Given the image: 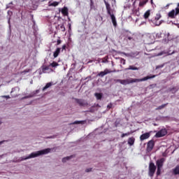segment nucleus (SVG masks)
<instances>
[{
    "label": "nucleus",
    "mask_w": 179,
    "mask_h": 179,
    "mask_svg": "<svg viewBox=\"0 0 179 179\" xmlns=\"http://www.w3.org/2000/svg\"><path fill=\"white\" fill-rule=\"evenodd\" d=\"M163 66H164V64L158 65V66H157L156 69H160L161 68H163Z\"/></svg>",
    "instance_id": "36"
},
{
    "label": "nucleus",
    "mask_w": 179,
    "mask_h": 179,
    "mask_svg": "<svg viewBox=\"0 0 179 179\" xmlns=\"http://www.w3.org/2000/svg\"><path fill=\"white\" fill-rule=\"evenodd\" d=\"M138 67H136L134 66H129V68L125 69V71H138Z\"/></svg>",
    "instance_id": "18"
},
{
    "label": "nucleus",
    "mask_w": 179,
    "mask_h": 179,
    "mask_svg": "<svg viewBox=\"0 0 179 179\" xmlns=\"http://www.w3.org/2000/svg\"><path fill=\"white\" fill-rule=\"evenodd\" d=\"M161 34H157V36H159V35L160 36Z\"/></svg>",
    "instance_id": "48"
},
{
    "label": "nucleus",
    "mask_w": 179,
    "mask_h": 179,
    "mask_svg": "<svg viewBox=\"0 0 179 179\" xmlns=\"http://www.w3.org/2000/svg\"><path fill=\"white\" fill-rule=\"evenodd\" d=\"M58 5H59V2L54 1L52 3H50L49 6H58Z\"/></svg>",
    "instance_id": "28"
},
{
    "label": "nucleus",
    "mask_w": 179,
    "mask_h": 179,
    "mask_svg": "<svg viewBox=\"0 0 179 179\" xmlns=\"http://www.w3.org/2000/svg\"><path fill=\"white\" fill-rule=\"evenodd\" d=\"M62 13L64 16H68V8L64 7L62 9Z\"/></svg>",
    "instance_id": "17"
},
{
    "label": "nucleus",
    "mask_w": 179,
    "mask_h": 179,
    "mask_svg": "<svg viewBox=\"0 0 179 179\" xmlns=\"http://www.w3.org/2000/svg\"><path fill=\"white\" fill-rule=\"evenodd\" d=\"M62 43V41H61L60 38L59 37V39L57 41V45H59Z\"/></svg>",
    "instance_id": "34"
},
{
    "label": "nucleus",
    "mask_w": 179,
    "mask_h": 179,
    "mask_svg": "<svg viewBox=\"0 0 179 179\" xmlns=\"http://www.w3.org/2000/svg\"><path fill=\"white\" fill-rule=\"evenodd\" d=\"M157 176H160L162 174V168L157 167Z\"/></svg>",
    "instance_id": "30"
},
{
    "label": "nucleus",
    "mask_w": 179,
    "mask_h": 179,
    "mask_svg": "<svg viewBox=\"0 0 179 179\" xmlns=\"http://www.w3.org/2000/svg\"><path fill=\"white\" fill-rule=\"evenodd\" d=\"M113 71L106 69L103 71H101L99 73L97 74V76H99V78H104L106 75H108V73H111Z\"/></svg>",
    "instance_id": "7"
},
{
    "label": "nucleus",
    "mask_w": 179,
    "mask_h": 179,
    "mask_svg": "<svg viewBox=\"0 0 179 179\" xmlns=\"http://www.w3.org/2000/svg\"><path fill=\"white\" fill-rule=\"evenodd\" d=\"M169 92H171L173 94H174V93H176L177 92V88L176 87L170 88L169 89Z\"/></svg>",
    "instance_id": "29"
},
{
    "label": "nucleus",
    "mask_w": 179,
    "mask_h": 179,
    "mask_svg": "<svg viewBox=\"0 0 179 179\" xmlns=\"http://www.w3.org/2000/svg\"><path fill=\"white\" fill-rule=\"evenodd\" d=\"M90 171H92V168H89L85 170L86 173H90Z\"/></svg>",
    "instance_id": "40"
},
{
    "label": "nucleus",
    "mask_w": 179,
    "mask_h": 179,
    "mask_svg": "<svg viewBox=\"0 0 179 179\" xmlns=\"http://www.w3.org/2000/svg\"><path fill=\"white\" fill-rule=\"evenodd\" d=\"M51 86H52V83H48L45 87H43L42 90L43 92H45V90H47V89H48L49 87H51Z\"/></svg>",
    "instance_id": "16"
},
{
    "label": "nucleus",
    "mask_w": 179,
    "mask_h": 179,
    "mask_svg": "<svg viewBox=\"0 0 179 179\" xmlns=\"http://www.w3.org/2000/svg\"><path fill=\"white\" fill-rule=\"evenodd\" d=\"M50 69V66H44L43 69H42V72L43 73H46L47 71H48Z\"/></svg>",
    "instance_id": "26"
},
{
    "label": "nucleus",
    "mask_w": 179,
    "mask_h": 179,
    "mask_svg": "<svg viewBox=\"0 0 179 179\" xmlns=\"http://www.w3.org/2000/svg\"><path fill=\"white\" fill-rule=\"evenodd\" d=\"M68 26H69V30H71V23L68 24Z\"/></svg>",
    "instance_id": "42"
},
{
    "label": "nucleus",
    "mask_w": 179,
    "mask_h": 179,
    "mask_svg": "<svg viewBox=\"0 0 179 179\" xmlns=\"http://www.w3.org/2000/svg\"><path fill=\"white\" fill-rule=\"evenodd\" d=\"M155 173H156V165H155V163L153 162H150L148 166L149 177H153V176H155Z\"/></svg>",
    "instance_id": "3"
},
{
    "label": "nucleus",
    "mask_w": 179,
    "mask_h": 179,
    "mask_svg": "<svg viewBox=\"0 0 179 179\" xmlns=\"http://www.w3.org/2000/svg\"><path fill=\"white\" fill-rule=\"evenodd\" d=\"M149 16H150V10H148L143 15L144 19H149Z\"/></svg>",
    "instance_id": "19"
},
{
    "label": "nucleus",
    "mask_w": 179,
    "mask_h": 179,
    "mask_svg": "<svg viewBox=\"0 0 179 179\" xmlns=\"http://www.w3.org/2000/svg\"><path fill=\"white\" fill-rule=\"evenodd\" d=\"M148 2H149V0H143L142 1H140L138 6L142 8L145 6V4L148 3Z\"/></svg>",
    "instance_id": "20"
},
{
    "label": "nucleus",
    "mask_w": 179,
    "mask_h": 179,
    "mask_svg": "<svg viewBox=\"0 0 179 179\" xmlns=\"http://www.w3.org/2000/svg\"><path fill=\"white\" fill-rule=\"evenodd\" d=\"M150 134H152V131L143 134L140 136V141L141 142H143V141H145V139H149V138H150Z\"/></svg>",
    "instance_id": "9"
},
{
    "label": "nucleus",
    "mask_w": 179,
    "mask_h": 179,
    "mask_svg": "<svg viewBox=\"0 0 179 179\" xmlns=\"http://www.w3.org/2000/svg\"><path fill=\"white\" fill-rule=\"evenodd\" d=\"M127 38H128V40H132V37H131V36H129Z\"/></svg>",
    "instance_id": "43"
},
{
    "label": "nucleus",
    "mask_w": 179,
    "mask_h": 179,
    "mask_svg": "<svg viewBox=\"0 0 179 179\" xmlns=\"http://www.w3.org/2000/svg\"><path fill=\"white\" fill-rule=\"evenodd\" d=\"M167 135V130L166 129H162L155 134V138H163Z\"/></svg>",
    "instance_id": "5"
},
{
    "label": "nucleus",
    "mask_w": 179,
    "mask_h": 179,
    "mask_svg": "<svg viewBox=\"0 0 179 179\" xmlns=\"http://www.w3.org/2000/svg\"><path fill=\"white\" fill-rule=\"evenodd\" d=\"M95 96L97 100H101V98L103 97V94L101 93H95Z\"/></svg>",
    "instance_id": "23"
},
{
    "label": "nucleus",
    "mask_w": 179,
    "mask_h": 179,
    "mask_svg": "<svg viewBox=\"0 0 179 179\" xmlns=\"http://www.w3.org/2000/svg\"><path fill=\"white\" fill-rule=\"evenodd\" d=\"M168 51V55H173L174 52H176L174 50L171 52V50H169Z\"/></svg>",
    "instance_id": "33"
},
{
    "label": "nucleus",
    "mask_w": 179,
    "mask_h": 179,
    "mask_svg": "<svg viewBox=\"0 0 179 179\" xmlns=\"http://www.w3.org/2000/svg\"><path fill=\"white\" fill-rule=\"evenodd\" d=\"M103 2L106 5L108 15H111L112 13H114V10L111 9L110 3H108V2H107L106 0H103Z\"/></svg>",
    "instance_id": "8"
},
{
    "label": "nucleus",
    "mask_w": 179,
    "mask_h": 179,
    "mask_svg": "<svg viewBox=\"0 0 179 179\" xmlns=\"http://www.w3.org/2000/svg\"><path fill=\"white\" fill-rule=\"evenodd\" d=\"M169 103H164V104H162L159 106H158L157 108H155L156 110H163V108H164V107H166Z\"/></svg>",
    "instance_id": "22"
},
{
    "label": "nucleus",
    "mask_w": 179,
    "mask_h": 179,
    "mask_svg": "<svg viewBox=\"0 0 179 179\" xmlns=\"http://www.w3.org/2000/svg\"><path fill=\"white\" fill-rule=\"evenodd\" d=\"M113 108V103H109L108 106H107V108H108V110H110V108Z\"/></svg>",
    "instance_id": "38"
},
{
    "label": "nucleus",
    "mask_w": 179,
    "mask_h": 179,
    "mask_svg": "<svg viewBox=\"0 0 179 179\" xmlns=\"http://www.w3.org/2000/svg\"><path fill=\"white\" fill-rule=\"evenodd\" d=\"M109 15L110 16L114 27H117V20L115 19V15H114L113 13L112 14H109Z\"/></svg>",
    "instance_id": "12"
},
{
    "label": "nucleus",
    "mask_w": 179,
    "mask_h": 179,
    "mask_svg": "<svg viewBox=\"0 0 179 179\" xmlns=\"http://www.w3.org/2000/svg\"><path fill=\"white\" fill-rule=\"evenodd\" d=\"M1 124H2V122H1V120H0V125H1Z\"/></svg>",
    "instance_id": "49"
},
{
    "label": "nucleus",
    "mask_w": 179,
    "mask_h": 179,
    "mask_svg": "<svg viewBox=\"0 0 179 179\" xmlns=\"http://www.w3.org/2000/svg\"><path fill=\"white\" fill-rule=\"evenodd\" d=\"M73 124H83V121H75Z\"/></svg>",
    "instance_id": "37"
},
{
    "label": "nucleus",
    "mask_w": 179,
    "mask_h": 179,
    "mask_svg": "<svg viewBox=\"0 0 179 179\" xmlns=\"http://www.w3.org/2000/svg\"><path fill=\"white\" fill-rule=\"evenodd\" d=\"M159 55H165V57H167L169 55L168 51L164 50V51L161 52L160 53H159Z\"/></svg>",
    "instance_id": "27"
},
{
    "label": "nucleus",
    "mask_w": 179,
    "mask_h": 179,
    "mask_svg": "<svg viewBox=\"0 0 179 179\" xmlns=\"http://www.w3.org/2000/svg\"><path fill=\"white\" fill-rule=\"evenodd\" d=\"M134 143H135V138H134V137L129 138L128 145H129L130 146H132L134 145Z\"/></svg>",
    "instance_id": "15"
},
{
    "label": "nucleus",
    "mask_w": 179,
    "mask_h": 179,
    "mask_svg": "<svg viewBox=\"0 0 179 179\" xmlns=\"http://www.w3.org/2000/svg\"><path fill=\"white\" fill-rule=\"evenodd\" d=\"M62 48V50H66V45H63Z\"/></svg>",
    "instance_id": "41"
},
{
    "label": "nucleus",
    "mask_w": 179,
    "mask_h": 179,
    "mask_svg": "<svg viewBox=\"0 0 179 179\" xmlns=\"http://www.w3.org/2000/svg\"><path fill=\"white\" fill-rule=\"evenodd\" d=\"M162 15L160 14H157L155 16V20H159Z\"/></svg>",
    "instance_id": "32"
},
{
    "label": "nucleus",
    "mask_w": 179,
    "mask_h": 179,
    "mask_svg": "<svg viewBox=\"0 0 179 179\" xmlns=\"http://www.w3.org/2000/svg\"><path fill=\"white\" fill-rule=\"evenodd\" d=\"M156 78L155 75L153 76H148L146 77H144L143 78H129L126 80H120L117 79L116 80L117 83H120L121 85H129L131 83H138L139 82H145V80H148V79H153Z\"/></svg>",
    "instance_id": "1"
},
{
    "label": "nucleus",
    "mask_w": 179,
    "mask_h": 179,
    "mask_svg": "<svg viewBox=\"0 0 179 179\" xmlns=\"http://www.w3.org/2000/svg\"><path fill=\"white\" fill-rule=\"evenodd\" d=\"M60 29H61V30H62V31H65V30H66V29H65V25L64 24H62L61 25H60Z\"/></svg>",
    "instance_id": "31"
},
{
    "label": "nucleus",
    "mask_w": 179,
    "mask_h": 179,
    "mask_svg": "<svg viewBox=\"0 0 179 179\" xmlns=\"http://www.w3.org/2000/svg\"><path fill=\"white\" fill-rule=\"evenodd\" d=\"M60 52H61V48H57L56 50L53 52L54 58H57L59 55Z\"/></svg>",
    "instance_id": "14"
},
{
    "label": "nucleus",
    "mask_w": 179,
    "mask_h": 179,
    "mask_svg": "<svg viewBox=\"0 0 179 179\" xmlns=\"http://www.w3.org/2000/svg\"><path fill=\"white\" fill-rule=\"evenodd\" d=\"M90 5H91V8H92V7L93 6V1H91Z\"/></svg>",
    "instance_id": "44"
},
{
    "label": "nucleus",
    "mask_w": 179,
    "mask_h": 179,
    "mask_svg": "<svg viewBox=\"0 0 179 179\" xmlns=\"http://www.w3.org/2000/svg\"><path fill=\"white\" fill-rule=\"evenodd\" d=\"M3 99H10V96L9 95H4L2 96Z\"/></svg>",
    "instance_id": "39"
},
{
    "label": "nucleus",
    "mask_w": 179,
    "mask_h": 179,
    "mask_svg": "<svg viewBox=\"0 0 179 179\" xmlns=\"http://www.w3.org/2000/svg\"><path fill=\"white\" fill-rule=\"evenodd\" d=\"M75 100L80 107H85V106H87V102L85 101L83 99H75Z\"/></svg>",
    "instance_id": "11"
},
{
    "label": "nucleus",
    "mask_w": 179,
    "mask_h": 179,
    "mask_svg": "<svg viewBox=\"0 0 179 179\" xmlns=\"http://www.w3.org/2000/svg\"><path fill=\"white\" fill-rule=\"evenodd\" d=\"M151 3L153 4V0L152 1H150Z\"/></svg>",
    "instance_id": "47"
},
{
    "label": "nucleus",
    "mask_w": 179,
    "mask_h": 179,
    "mask_svg": "<svg viewBox=\"0 0 179 179\" xmlns=\"http://www.w3.org/2000/svg\"><path fill=\"white\" fill-rule=\"evenodd\" d=\"M72 157H73V155H71V156H69V157H64V158L62 159V162H63V163H66L67 160H69V159H72Z\"/></svg>",
    "instance_id": "24"
},
{
    "label": "nucleus",
    "mask_w": 179,
    "mask_h": 179,
    "mask_svg": "<svg viewBox=\"0 0 179 179\" xmlns=\"http://www.w3.org/2000/svg\"><path fill=\"white\" fill-rule=\"evenodd\" d=\"M3 143V141H0V145H2Z\"/></svg>",
    "instance_id": "46"
},
{
    "label": "nucleus",
    "mask_w": 179,
    "mask_h": 179,
    "mask_svg": "<svg viewBox=\"0 0 179 179\" xmlns=\"http://www.w3.org/2000/svg\"><path fill=\"white\" fill-rule=\"evenodd\" d=\"M150 1H153V0H150Z\"/></svg>",
    "instance_id": "51"
},
{
    "label": "nucleus",
    "mask_w": 179,
    "mask_h": 179,
    "mask_svg": "<svg viewBox=\"0 0 179 179\" xmlns=\"http://www.w3.org/2000/svg\"><path fill=\"white\" fill-rule=\"evenodd\" d=\"M164 162H166V159L161 158L156 162L157 167L162 169L163 164H164Z\"/></svg>",
    "instance_id": "10"
},
{
    "label": "nucleus",
    "mask_w": 179,
    "mask_h": 179,
    "mask_svg": "<svg viewBox=\"0 0 179 179\" xmlns=\"http://www.w3.org/2000/svg\"><path fill=\"white\" fill-rule=\"evenodd\" d=\"M131 134H133V132L132 131H129L127 133H123L121 135V138H125V136H129V135H131Z\"/></svg>",
    "instance_id": "25"
},
{
    "label": "nucleus",
    "mask_w": 179,
    "mask_h": 179,
    "mask_svg": "<svg viewBox=\"0 0 179 179\" xmlns=\"http://www.w3.org/2000/svg\"><path fill=\"white\" fill-rule=\"evenodd\" d=\"M50 66H52V68H57V66H59V64H58V62H52L50 64Z\"/></svg>",
    "instance_id": "21"
},
{
    "label": "nucleus",
    "mask_w": 179,
    "mask_h": 179,
    "mask_svg": "<svg viewBox=\"0 0 179 179\" xmlns=\"http://www.w3.org/2000/svg\"><path fill=\"white\" fill-rule=\"evenodd\" d=\"M155 148V141L150 140L147 143V152H152Z\"/></svg>",
    "instance_id": "6"
},
{
    "label": "nucleus",
    "mask_w": 179,
    "mask_h": 179,
    "mask_svg": "<svg viewBox=\"0 0 179 179\" xmlns=\"http://www.w3.org/2000/svg\"><path fill=\"white\" fill-rule=\"evenodd\" d=\"M177 15H179V8H176L175 10H171L168 13V16H169V17H171V19H175V17H176V16H177Z\"/></svg>",
    "instance_id": "4"
},
{
    "label": "nucleus",
    "mask_w": 179,
    "mask_h": 179,
    "mask_svg": "<svg viewBox=\"0 0 179 179\" xmlns=\"http://www.w3.org/2000/svg\"><path fill=\"white\" fill-rule=\"evenodd\" d=\"M160 24H162V23H159V24H156V26H160Z\"/></svg>",
    "instance_id": "45"
},
{
    "label": "nucleus",
    "mask_w": 179,
    "mask_h": 179,
    "mask_svg": "<svg viewBox=\"0 0 179 179\" xmlns=\"http://www.w3.org/2000/svg\"><path fill=\"white\" fill-rule=\"evenodd\" d=\"M178 7L179 8V3H178Z\"/></svg>",
    "instance_id": "50"
},
{
    "label": "nucleus",
    "mask_w": 179,
    "mask_h": 179,
    "mask_svg": "<svg viewBox=\"0 0 179 179\" xmlns=\"http://www.w3.org/2000/svg\"><path fill=\"white\" fill-rule=\"evenodd\" d=\"M51 152L50 148H46L45 150H41L35 152L31 153L28 157H27L24 160H27V159H33L34 157H38V156H41L43 155H48Z\"/></svg>",
    "instance_id": "2"
},
{
    "label": "nucleus",
    "mask_w": 179,
    "mask_h": 179,
    "mask_svg": "<svg viewBox=\"0 0 179 179\" xmlns=\"http://www.w3.org/2000/svg\"><path fill=\"white\" fill-rule=\"evenodd\" d=\"M125 62L126 61L124 59H122V58L120 59V63L122 64V65H125Z\"/></svg>",
    "instance_id": "35"
},
{
    "label": "nucleus",
    "mask_w": 179,
    "mask_h": 179,
    "mask_svg": "<svg viewBox=\"0 0 179 179\" xmlns=\"http://www.w3.org/2000/svg\"><path fill=\"white\" fill-rule=\"evenodd\" d=\"M172 174L173 176H179V165H177L173 169H172Z\"/></svg>",
    "instance_id": "13"
}]
</instances>
